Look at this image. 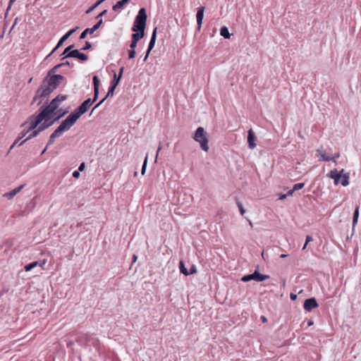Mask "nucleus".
<instances>
[{"instance_id":"nucleus-14","label":"nucleus","mask_w":361,"mask_h":361,"mask_svg":"<svg viewBox=\"0 0 361 361\" xmlns=\"http://www.w3.org/2000/svg\"><path fill=\"white\" fill-rule=\"evenodd\" d=\"M317 152L319 161H329L331 159V156L327 154L324 149L319 148Z\"/></svg>"},{"instance_id":"nucleus-56","label":"nucleus","mask_w":361,"mask_h":361,"mask_svg":"<svg viewBox=\"0 0 361 361\" xmlns=\"http://www.w3.org/2000/svg\"><path fill=\"white\" fill-rule=\"evenodd\" d=\"M294 191H295V190H293V189L290 190L286 193L287 196H288V195H292Z\"/></svg>"},{"instance_id":"nucleus-60","label":"nucleus","mask_w":361,"mask_h":361,"mask_svg":"<svg viewBox=\"0 0 361 361\" xmlns=\"http://www.w3.org/2000/svg\"><path fill=\"white\" fill-rule=\"evenodd\" d=\"M287 257V255H285V254H282V255H281V256H280V257H281V258H285V257Z\"/></svg>"},{"instance_id":"nucleus-18","label":"nucleus","mask_w":361,"mask_h":361,"mask_svg":"<svg viewBox=\"0 0 361 361\" xmlns=\"http://www.w3.org/2000/svg\"><path fill=\"white\" fill-rule=\"evenodd\" d=\"M157 28L155 27L153 30V32H152V37H151V39H150V42L149 43V47H148V54L150 53L151 50L154 48V44H155V42H156V38H157Z\"/></svg>"},{"instance_id":"nucleus-16","label":"nucleus","mask_w":361,"mask_h":361,"mask_svg":"<svg viewBox=\"0 0 361 361\" xmlns=\"http://www.w3.org/2000/svg\"><path fill=\"white\" fill-rule=\"evenodd\" d=\"M24 187V185H21L18 188H14L11 191L6 192L4 195V197L8 199H12L14 196H16Z\"/></svg>"},{"instance_id":"nucleus-63","label":"nucleus","mask_w":361,"mask_h":361,"mask_svg":"<svg viewBox=\"0 0 361 361\" xmlns=\"http://www.w3.org/2000/svg\"><path fill=\"white\" fill-rule=\"evenodd\" d=\"M307 245V244H306V243H305V245H304V246H303V247H302V250H305V249L306 248Z\"/></svg>"},{"instance_id":"nucleus-5","label":"nucleus","mask_w":361,"mask_h":361,"mask_svg":"<svg viewBox=\"0 0 361 361\" xmlns=\"http://www.w3.org/2000/svg\"><path fill=\"white\" fill-rule=\"evenodd\" d=\"M343 169H341L340 171L337 169H333L329 172L328 176L334 179L336 185L341 183L343 186H347L349 184V174L343 173Z\"/></svg>"},{"instance_id":"nucleus-35","label":"nucleus","mask_w":361,"mask_h":361,"mask_svg":"<svg viewBox=\"0 0 361 361\" xmlns=\"http://www.w3.org/2000/svg\"><path fill=\"white\" fill-rule=\"evenodd\" d=\"M98 94H99V90H94V97L92 99L93 102H94L97 99Z\"/></svg>"},{"instance_id":"nucleus-25","label":"nucleus","mask_w":361,"mask_h":361,"mask_svg":"<svg viewBox=\"0 0 361 361\" xmlns=\"http://www.w3.org/2000/svg\"><path fill=\"white\" fill-rule=\"evenodd\" d=\"M120 80H121V78L117 76L116 73H114V80L111 82V85L116 87V86L118 85Z\"/></svg>"},{"instance_id":"nucleus-59","label":"nucleus","mask_w":361,"mask_h":361,"mask_svg":"<svg viewBox=\"0 0 361 361\" xmlns=\"http://www.w3.org/2000/svg\"><path fill=\"white\" fill-rule=\"evenodd\" d=\"M137 256H136L135 255H134L133 256V263H134V262H136V260H137Z\"/></svg>"},{"instance_id":"nucleus-34","label":"nucleus","mask_w":361,"mask_h":361,"mask_svg":"<svg viewBox=\"0 0 361 361\" xmlns=\"http://www.w3.org/2000/svg\"><path fill=\"white\" fill-rule=\"evenodd\" d=\"M238 207L239 208L240 212L241 215H243L245 212V210L244 209L242 204L240 202H238Z\"/></svg>"},{"instance_id":"nucleus-23","label":"nucleus","mask_w":361,"mask_h":361,"mask_svg":"<svg viewBox=\"0 0 361 361\" xmlns=\"http://www.w3.org/2000/svg\"><path fill=\"white\" fill-rule=\"evenodd\" d=\"M179 269L180 271L185 276H188L189 273L188 269L185 267L184 263L183 261H180L179 263Z\"/></svg>"},{"instance_id":"nucleus-21","label":"nucleus","mask_w":361,"mask_h":361,"mask_svg":"<svg viewBox=\"0 0 361 361\" xmlns=\"http://www.w3.org/2000/svg\"><path fill=\"white\" fill-rule=\"evenodd\" d=\"M144 36H145V32L137 31V32H135V33L132 35V40L135 41V42H138Z\"/></svg>"},{"instance_id":"nucleus-51","label":"nucleus","mask_w":361,"mask_h":361,"mask_svg":"<svg viewBox=\"0 0 361 361\" xmlns=\"http://www.w3.org/2000/svg\"><path fill=\"white\" fill-rule=\"evenodd\" d=\"M290 299H291L292 300H296V298H297V295L293 294V293H290Z\"/></svg>"},{"instance_id":"nucleus-1","label":"nucleus","mask_w":361,"mask_h":361,"mask_svg":"<svg viewBox=\"0 0 361 361\" xmlns=\"http://www.w3.org/2000/svg\"><path fill=\"white\" fill-rule=\"evenodd\" d=\"M67 99L66 95L59 94L50 104L44 108L41 107L40 111L37 114L30 116L27 120L22 125L30 124V130H32L38 126V129L31 133L28 137L22 141L19 145H22L27 140L36 137L40 132L51 126L56 121L63 116L67 111L61 107L62 102Z\"/></svg>"},{"instance_id":"nucleus-40","label":"nucleus","mask_w":361,"mask_h":361,"mask_svg":"<svg viewBox=\"0 0 361 361\" xmlns=\"http://www.w3.org/2000/svg\"><path fill=\"white\" fill-rule=\"evenodd\" d=\"M92 47L91 44L89 42H85V45L83 48H82V50H87L90 49Z\"/></svg>"},{"instance_id":"nucleus-2","label":"nucleus","mask_w":361,"mask_h":361,"mask_svg":"<svg viewBox=\"0 0 361 361\" xmlns=\"http://www.w3.org/2000/svg\"><path fill=\"white\" fill-rule=\"evenodd\" d=\"M68 64V61L58 64L53 67L43 79L42 84L35 92L32 104L37 102V104L40 105L44 99L49 97L50 94L56 90L60 83L64 80V77L59 74H54L58 69Z\"/></svg>"},{"instance_id":"nucleus-26","label":"nucleus","mask_w":361,"mask_h":361,"mask_svg":"<svg viewBox=\"0 0 361 361\" xmlns=\"http://www.w3.org/2000/svg\"><path fill=\"white\" fill-rule=\"evenodd\" d=\"M94 90H99V80L97 76L93 77Z\"/></svg>"},{"instance_id":"nucleus-43","label":"nucleus","mask_w":361,"mask_h":361,"mask_svg":"<svg viewBox=\"0 0 361 361\" xmlns=\"http://www.w3.org/2000/svg\"><path fill=\"white\" fill-rule=\"evenodd\" d=\"M339 157H340V154L339 153H336V154H335L334 156H333V157L331 156V160H332L334 162H336V159H338Z\"/></svg>"},{"instance_id":"nucleus-36","label":"nucleus","mask_w":361,"mask_h":361,"mask_svg":"<svg viewBox=\"0 0 361 361\" xmlns=\"http://www.w3.org/2000/svg\"><path fill=\"white\" fill-rule=\"evenodd\" d=\"M106 99V97H104V99H102L92 109V111H91V114H92V112L97 108L99 107L104 102V100Z\"/></svg>"},{"instance_id":"nucleus-10","label":"nucleus","mask_w":361,"mask_h":361,"mask_svg":"<svg viewBox=\"0 0 361 361\" xmlns=\"http://www.w3.org/2000/svg\"><path fill=\"white\" fill-rule=\"evenodd\" d=\"M318 307V303L314 298H308L305 300L303 307L307 312H311L313 309Z\"/></svg>"},{"instance_id":"nucleus-49","label":"nucleus","mask_w":361,"mask_h":361,"mask_svg":"<svg viewBox=\"0 0 361 361\" xmlns=\"http://www.w3.org/2000/svg\"><path fill=\"white\" fill-rule=\"evenodd\" d=\"M78 28V27H75V28L69 30V36H71L73 33H74Z\"/></svg>"},{"instance_id":"nucleus-50","label":"nucleus","mask_w":361,"mask_h":361,"mask_svg":"<svg viewBox=\"0 0 361 361\" xmlns=\"http://www.w3.org/2000/svg\"><path fill=\"white\" fill-rule=\"evenodd\" d=\"M123 70H124V68L122 67L121 69H120V71H119V74L118 75V78H121L122 77V75H123Z\"/></svg>"},{"instance_id":"nucleus-27","label":"nucleus","mask_w":361,"mask_h":361,"mask_svg":"<svg viewBox=\"0 0 361 361\" xmlns=\"http://www.w3.org/2000/svg\"><path fill=\"white\" fill-rule=\"evenodd\" d=\"M147 159H148V156L147 155L145 158V160H144V162H143V164L142 166V171H141L142 175H144L145 173L147 164Z\"/></svg>"},{"instance_id":"nucleus-33","label":"nucleus","mask_w":361,"mask_h":361,"mask_svg":"<svg viewBox=\"0 0 361 361\" xmlns=\"http://www.w3.org/2000/svg\"><path fill=\"white\" fill-rule=\"evenodd\" d=\"M359 209H360V206L357 205L355 207V211H354V214H353V216L354 217H355V218H358L359 217Z\"/></svg>"},{"instance_id":"nucleus-54","label":"nucleus","mask_w":361,"mask_h":361,"mask_svg":"<svg viewBox=\"0 0 361 361\" xmlns=\"http://www.w3.org/2000/svg\"><path fill=\"white\" fill-rule=\"evenodd\" d=\"M161 148H162V146H161V144H160V145H159V147H158L157 152L156 159L157 158L158 154H159V152H160V150L161 149Z\"/></svg>"},{"instance_id":"nucleus-19","label":"nucleus","mask_w":361,"mask_h":361,"mask_svg":"<svg viewBox=\"0 0 361 361\" xmlns=\"http://www.w3.org/2000/svg\"><path fill=\"white\" fill-rule=\"evenodd\" d=\"M94 102H92V100L89 98L87 99H86L85 101H84L81 105L80 106V107H81V109L85 111L86 112L89 108L90 107V106L93 104Z\"/></svg>"},{"instance_id":"nucleus-8","label":"nucleus","mask_w":361,"mask_h":361,"mask_svg":"<svg viewBox=\"0 0 361 361\" xmlns=\"http://www.w3.org/2000/svg\"><path fill=\"white\" fill-rule=\"evenodd\" d=\"M73 45L69 46V57L76 58L81 61H86L88 59L87 56L83 53L80 52L78 49L71 50Z\"/></svg>"},{"instance_id":"nucleus-62","label":"nucleus","mask_w":361,"mask_h":361,"mask_svg":"<svg viewBox=\"0 0 361 361\" xmlns=\"http://www.w3.org/2000/svg\"><path fill=\"white\" fill-rule=\"evenodd\" d=\"M312 324H313V322H312V321H310V322H308V325H309V326H311V325H312Z\"/></svg>"},{"instance_id":"nucleus-15","label":"nucleus","mask_w":361,"mask_h":361,"mask_svg":"<svg viewBox=\"0 0 361 361\" xmlns=\"http://www.w3.org/2000/svg\"><path fill=\"white\" fill-rule=\"evenodd\" d=\"M46 264V260L43 261H35L25 266L24 269L26 271H31L33 268L39 266L43 267V266Z\"/></svg>"},{"instance_id":"nucleus-61","label":"nucleus","mask_w":361,"mask_h":361,"mask_svg":"<svg viewBox=\"0 0 361 361\" xmlns=\"http://www.w3.org/2000/svg\"><path fill=\"white\" fill-rule=\"evenodd\" d=\"M47 149V146L44 149V150L42 152V154H43Z\"/></svg>"},{"instance_id":"nucleus-46","label":"nucleus","mask_w":361,"mask_h":361,"mask_svg":"<svg viewBox=\"0 0 361 361\" xmlns=\"http://www.w3.org/2000/svg\"><path fill=\"white\" fill-rule=\"evenodd\" d=\"M312 240H313V239H312V236H310V235H307V236H306V241H305L306 244H308L310 242L312 241Z\"/></svg>"},{"instance_id":"nucleus-58","label":"nucleus","mask_w":361,"mask_h":361,"mask_svg":"<svg viewBox=\"0 0 361 361\" xmlns=\"http://www.w3.org/2000/svg\"><path fill=\"white\" fill-rule=\"evenodd\" d=\"M149 54H148V50H147V53H146V55L145 56V58H144V61H146L147 60Z\"/></svg>"},{"instance_id":"nucleus-64","label":"nucleus","mask_w":361,"mask_h":361,"mask_svg":"<svg viewBox=\"0 0 361 361\" xmlns=\"http://www.w3.org/2000/svg\"><path fill=\"white\" fill-rule=\"evenodd\" d=\"M137 175V172H136V171H135V172L134 173V176H136Z\"/></svg>"},{"instance_id":"nucleus-22","label":"nucleus","mask_w":361,"mask_h":361,"mask_svg":"<svg viewBox=\"0 0 361 361\" xmlns=\"http://www.w3.org/2000/svg\"><path fill=\"white\" fill-rule=\"evenodd\" d=\"M220 35L223 36L226 39H229L231 37V35L228 32V30L226 27H222L220 30Z\"/></svg>"},{"instance_id":"nucleus-52","label":"nucleus","mask_w":361,"mask_h":361,"mask_svg":"<svg viewBox=\"0 0 361 361\" xmlns=\"http://www.w3.org/2000/svg\"><path fill=\"white\" fill-rule=\"evenodd\" d=\"M287 197V195L286 194H283V195H281L280 197H279V200H283L284 199H286Z\"/></svg>"},{"instance_id":"nucleus-47","label":"nucleus","mask_w":361,"mask_h":361,"mask_svg":"<svg viewBox=\"0 0 361 361\" xmlns=\"http://www.w3.org/2000/svg\"><path fill=\"white\" fill-rule=\"evenodd\" d=\"M357 221H358V218H355L353 216V228L355 226V225L357 224Z\"/></svg>"},{"instance_id":"nucleus-31","label":"nucleus","mask_w":361,"mask_h":361,"mask_svg":"<svg viewBox=\"0 0 361 361\" xmlns=\"http://www.w3.org/2000/svg\"><path fill=\"white\" fill-rule=\"evenodd\" d=\"M135 54H136V52H135V49H130L128 51V59H132L135 58Z\"/></svg>"},{"instance_id":"nucleus-32","label":"nucleus","mask_w":361,"mask_h":361,"mask_svg":"<svg viewBox=\"0 0 361 361\" xmlns=\"http://www.w3.org/2000/svg\"><path fill=\"white\" fill-rule=\"evenodd\" d=\"M196 272H197V268H196L195 265L192 264L190 269V271H188L189 275L195 274Z\"/></svg>"},{"instance_id":"nucleus-17","label":"nucleus","mask_w":361,"mask_h":361,"mask_svg":"<svg viewBox=\"0 0 361 361\" xmlns=\"http://www.w3.org/2000/svg\"><path fill=\"white\" fill-rule=\"evenodd\" d=\"M130 0H121L113 6L112 9L115 11H121Z\"/></svg>"},{"instance_id":"nucleus-13","label":"nucleus","mask_w":361,"mask_h":361,"mask_svg":"<svg viewBox=\"0 0 361 361\" xmlns=\"http://www.w3.org/2000/svg\"><path fill=\"white\" fill-rule=\"evenodd\" d=\"M255 135L252 129H250L247 132V142L250 149H254L257 146L255 143Z\"/></svg>"},{"instance_id":"nucleus-53","label":"nucleus","mask_w":361,"mask_h":361,"mask_svg":"<svg viewBox=\"0 0 361 361\" xmlns=\"http://www.w3.org/2000/svg\"><path fill=\"white\" fill-rule=\"evenodd\" d=\"M161 148H162V146H161V144H160V145H159V147H158L157 152L156 159L157 158L158 154H159V152H160V150L161 149Z\"/></svg>"},{"instance_id":"nucleus-39","label":"nucleus","mask_w":361,"mask_h":361,"mask_svg":"<svg viewBox=\"0 0 361 361\" xmlns=\"http://www.w3.org/2000/svg\"><path fill=\"white\" fill-rule=\"evenodd\" d=\"M68 52H69V50H68V47H66V48H65V49L63 50V52L62 54V55H63V57L62 58V59L68 58Z\"/></svg>"},{"instance_id":"nucleus-28","label":"nucleus","mask_w":361,"mask_h":361,"mask_svg":"<svg viewBox=\"0 0 361 361\" xmlns=\"http://www.w3.org/2000/svg\"><path fill=\"white\" fill-rule=\"evenodd\" d=\"M37 129H38L37 126L35 128L32 129V130H30V127H29L28 129L26 131H23L20 133V135L18 136V137H20V140H21L23 137H24L26 135V134L28 132L32 131V133L34 130H36Z\"/></svg>"},{"instance_id":"nucleus-12","label":"nucleus","mask_w":361,"mask_h":361,"mask_svg":"<svg viewBox=\"0 0 361 361\" xmlns=\"http://www.w3.org/2000/svg\"><path fill=\"white\" fill-rule=\"evenodd\" d=\"M204 7L201 6L198 8L197 14H196V18H197V30L200 31L202 27V20L204 17Z\"/></svg>"},{"instance_id":"nucleus-42","label":"nucleus","mask_w":361,"mask_h":361,"mask_svg":"<svg viewBox=\"0 0 361 361\" xmlns=\"http://www.w3.org/2000/svg\"><path fill=\"white\" fill-rule=\"evenodd\" d=\"M73 176L75 178H78L80 177V171H75L73 173Z\"/></svg>"},{"instance_id":"nucleus-45","label":"nucleus","mask_w":361,"mask_h":361,"mask_svg":"<svg viewBox=\"0 0 361 361\" xmlns=\"http://www.w3.org/2000/svg\"><path fill=\"white\" fill-rule=\"evenodd\" d=\"M85 163L84 162L81 163L78 171H82L85 169Z\"/></svg>"},{"instance_id":"nucleus-4","label":"nucleus","mask_w":361,"mask_h":361,"mask_svg":"<svg viewBox=\"0 0 361 361\" xmlns=\"http://www.w3.org/2000/svg\"><path fill=\"white\" fill-rule=\"evenodd\" d=\"M193 139L200 144V147L204 152H207L209 147V140L207 134L202 127H198L194 134Z\"/></svg>"},{"instance_id":"nucleus-24","label":"nucleus","mask_w":361,"mask_h":361,"mask_svg":"<svg viewBox=\"0 0 361 361\" xmlns=\"http://www.w3.org/2000/svg\"><path fill=\"white\" fill-rule=\"evenodd\" d=\"M103 1H104V0H99L97 1L92 6L90 7L86 13H90V12H92L94 8H96L100 4H102Z\"/></svg>"},{"instance_id":"nucleus-9","label":"nucleus","mask_w":361,"mask_h":361,"mask_svg":"<svg viewBox=\"0 0 361 361\" xmlns=\"http://www.w3.org/2000/svg\"><path fill=\"white\" fill-rule=\"evenodd\" d=\"M68 127V118L64 119L61 124L54 131V133L51 134V139H55L58 137H59L63 131L66 130V129Z\"/></svg>"},{"instance_id":"nucleus-29","label":"nucleus","mask_w":361,"mask_h":361,"mask_svg":"<svg viewBox=\"0 0 361 361\" xmlns=\"http://www.w3.org/2000/svg\"><path fill=\"white\" fill-rule=\"evenodd\" d=\"M116 89V87L113 86L111 85L109 89V91H108V93L106 94V96L105 97L106 99L109 97V96H113L114 95V90Z\"/></svg>"},{"instance_id":"nucleus-55","label":"nucleus","mask_w":361,"mask_h":361,"mask_svg":"<svg viewBox=\"0 0 361 361\" xmlns=\"http://www.w3.org/2000/svg\"><path fill=\"white\" fill-rule=\"evenodd\" d=\"M261 320H262V322H264V323H265V322H267V319L266 317H265V316H264V315L261 316Z\"/></svg>"},{"instance_id":"nucleus-41","label":"nucleus","mask_w":361,"mask_h":361,"mask_svg":"<svg viewBox=\"0 0 361 361\" xmlns=\"http://www.w3.org/2000/svg\"><path fill=\"white\" fill-rule=\"evenodd\" d=\"M20 140V137H18L15 141L13 143V145L11 146L10 147V150L12 149L18 143V142Z\"/></svg>"},{"instance_id":"nucleus-37","label":"nucleus","mask_w":361,"mask_h":361,"mask_svg":"<svg viewBox=\"0 0 361 361\" xmlns=\"http://www.w3.org/2000/svg\"><path fill=\"white\" fill-rule=\"evenodd\" d=\"M137 42H135L131 40V43L130 44V49H135L137 47Z\"/></svg>"},{"instance_id":"nucleus-30","label":"nucleus","mask_w":361,"mask_h":361,"mask_svg":"<svg viewBox=\"0 0 361 361\" xmlns=\"http://www.w3.org/2000/svg\"><path fill=\"white\" fill-rule=\"evenodd\" d=\"M305 185V183H296L293 185V190H300L302 189Z\"/></svg>"},{"instance_id":"nucleus-44","label":"nucleus","mask_w":361,"mask_h":361,"mask_svg":"<svg viewBox=\"0 0 361 361\" xmlns=\"http://www.w3.org/2000/svg\"><path fill=\"white\" fill-rule=\"evenodd\" d=\"M107 13V10H104L102 12H101L97 16V18H100L102 16H104Z\"/></svg>"},{"instance_id":"nucleus-6","label":"nucleus","mask_w":361,"mask_h":361,"mask_svg":"<svg viewBox=\"0 0 361 361\" xmlns=\"http://www.w3.org/2000/svg\"><path fill=\"white\" fill-rule=\"evenodd\" d=\"M269 279V275H264L260 274L257 270H255L254 273L248 275H245L242 277L241 281L243 282H247L251 280H254L258 282L263 281Z\"/></svg>"},{"instance_id":"nucleus-20","label":"nucleus","mask_w":361,"mask_h":361,"mask_svg":"<svg viewBox=\"0 0 361 361\" xmlns=\"http://www.w3.org/2000/svg\"><path fill=\"white\" fill-rule=\"evenodd\" d=\"M67 39H68V32H66L65 35H63V36L59 41L58 44L55 47V48L51 51V52L47 57H49V56H51L58 48H59L62 45L63 42H65Z\"/></svg>"},{"instance_id":"nucleus-38","label":"nucleus","mask_w":361,"mask_h":361,"mask_svg":"<svg viewBox=\"0 0 361 361\" xmlns=\"http://www.w3.org/2000/svg\"><path fill=\"white\" fill-rule=\"evenodd\" d=\"M68 52H69V50H68V47H66V48H65V49L63 50V52L62 54V55H63V57L62 58V59L68 58Z\"/></svg>"},{"instance_id":"nucleus-11","label":"nucleus","mask_w":361,"mask_h":361,"mask_svg":"<svg viewBox=\"0 0 361 361\" xmlns=\"http://www.w3.org/2000/svg\"><path fill=\"white\" fill-rule=\"evenodd\" d=\"M102 23H103L102 19H99V20L97 22V23H96L92 27L85 29L80 35V39H85L87 34H90V35L93 34L94 32L96 31L100 27V25L102 24Z\"/></svg>"},{"instance_id":"nucleus-57","label":"nucleus","mask_w":361,"mask_h":361,"mask_svg":"<svg viewBox=\"0 0 361 361\" xmlns=\"http://www.w3.org/2000/svg\"><path fill=\"white\" fill-rule=\"evenodd\" d=\"M54 139H51V135L48 145L52 144L54 142Z\"/></svg>"},{"instance_id":"nucleus-7","label":"nucleus","mask_w":361,"mask_h":361,"mask_svg":"<svg viewBox=\"0 0 361 361\" xmlns=\"http://www.w3.org/2000/svg\"><path fill=\"white\" fill-rule=\"evenodd\" d=\"M85 112L78 106L73 112L69 114V128L73 126L78 119Z\"/></svg>"},{"instance_id":"nucleus-3","label":"nucleus","mask_w":361,"mask_h":361,"mask_svg":"<svg viewBox=\"0 0 361 361\" xmlns=\"http://www.w3.org/2000/svg\"><path fill=\"white\" fill-rule=\"evenodd\" d=\"M147 16L145 8L139 10L137 15L135 17L132 30L133 32L142 31L145 32Z\"/></svg>"},{"instance_id":"nucleus-48","label":"nucleus","mask_w":361,"mask_h":361,"mask_svg":"<svg viewBox=\"0 0 361 361\" xmlns=\"http://www.w3.org/2000/svg\"><path fill=\"white\" fill-rule=\"evenodd\" d=\"M16 0H10L9 1V4H8V6L7 8V11L11 8L12 4L16 1Z\"/></svg>"}]
</instances>
